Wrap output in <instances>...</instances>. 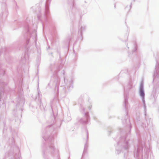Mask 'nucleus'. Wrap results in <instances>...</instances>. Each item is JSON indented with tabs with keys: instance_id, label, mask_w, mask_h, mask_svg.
Segmentation results:
<instances>
[{
	"instance_id": "1",
	"label": "nucleus",
	"mask_w": 159,
	"mask_h": 159,
	"mask_svg": "<svg viewBox=\"0 0 159 159\" xmlns=\"http://www.w3.org/2000/svg\"><path fill=\"white\" fill-rule=\"evenodd\" d=\"M140 93L141 95L142 96H143L144 95L143 92V91H141Z\"/></svg>"
}]
</instances>
